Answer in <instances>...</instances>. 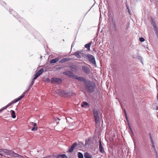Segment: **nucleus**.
Segmentation results:
<instances>
[{
  "mask_svg": "<svg viewBox=\"0 0 158 158\" xmlns=\"http://www.w3.org/2000/svg\"><path fill=\"white\" fill-rule=\"evenodd\" d=\"M113 25H114V29H115V31H117V28H116V25L115 24V23H113Z\"/></svg>",
  "mask_w": 158,
  "mask_h": 158,
  "instance_id": "c85d7f7f",
  "label": "nucleus"
},
{
  "mask_svg": "<svg viewBox=\"0 0 158 158\" xmlns=\"http://www.w3.org/2000/svg\"><path fill=\"white\" fill-rule=\"evenodd\" d=\"M33 123H34L33 122H30L29 124L31 125H33Z\"/></svg>",
  "mask_w": 158,
  "mask_h": 158,
  "instance_id": "72a5a7b5",
  "label": "nucleus"
},
{
  "mask_svg": "<svg viewBox=\"0 0 158 158\" xmlns=\"http://www.w3.org/2000/svg\"><path fill=\"white\" fill-rule=\"evenodd\" d=\"M84 157L85 158H92V156L89 153L85 152L84 154Z\"/></svg>",
  "mask_w": 158,
  "mask_h": 158,
  "instance_id": "2eb2a0df",
  "label": "nucleus"
},
{
  "mask_svg": "<svg viewBox=\"0 0 158 158\" xmlns=\"http://www.w3.org/2000/svg\"><path fill=\"white\" fill-rule=\"evenodd\" d=\"M84 87L86 91L89 93H92L95 91L96 85L94 81L88 80L85 83Z\"/></svg>",
  "mask_w": 158,
  "mask_h": 158,
  "instance_id": "f257e3e1",
  "label": "nucleus"
},
{
  "mask_svg": "<svg viewBox=\"0 0 158 158\" xmlns=\"http://www.w3.org/2000/svg\"><path fill=\"white\" fill-rule=\"evenodd\" d=\"M99 151L101 153H103L105 151L104 150L103 148V147L102 146L101 140H99Z\"/></svg>",
  "mask_w": 158,
  "mask_h": 158,
  "instance_id": "4468645a",
  "label": "nucleus"
},
{
  "mask_svg": "<svg viewBox=\"0 0 158 158\" xmlns=\"http://www.w3.org/2000/svg\"><path fill=\"white\" fill-rule=\"evenodd\" d=\"M33 125L35 127H36L37 124L36 123H34L33 124Z\"/></svg>",
  "mask_w": 158,
  "mask_h": 158,
  "instance_id": "2f4dec72",
  "label": "nucleus"
},
{
  "mask_svg": "<svg viewBox=\"0 0 158 158\" xmlns=\"http://www.w3.org/2000/svg\"><path fill=\"white\" fill-rule=\"evenodd\" d=\"M90 46V44H87L85 45V47L86 48L87 50H89Z\"/></svg>",
  "mask_w": 158,
  "mask_h": 158,
  "instance_id": "aec40b11",
  "label": "nucleus"
},
{
  "mask_svg": "<svg viewBox=\"0 0 158 158\" xmlns=\"http://www.w3.org/2000/svg\"><path fill=\"white\" fill-rule=\"evenodd\" d=\"M73 78L79 81H82L84 83V84H85V83L88 81V79H87L84 77H78L76 75H74L73 76Z\"/></svg>",
  "mask_w": 158,
  "mask_h": 158,
  "instance_id": "6e6552de",
  "label": "nucleus"
},
{
  "mask_svg": "<svg viewBox=\"0 0 158 158\" xmlns=\"http://www.w3.org/2000/svg\"><path fill=\"white\" fill-rule=\"evenodd\" d=\"M74 55L77 58L80 59L82 57H85L86 56V55L82 51H78L75 52Z\"/></svg>",
  "mask_w": 158,
  "mask_h": 158,
  "instance_id": "39448f33",
  "label": "nucleus"
},
{
  "mask_svg": "<svg viewBox=\"0 0 158 158\" xmlns=\"http://www.w3.org/2000/svg\"><path fill=\"white\" fill-rule=\"evenodd\" d=\"M51 81L52 82L57 83H60L62 82V80L60 78H53L51 79Z\"/></svg>",
  "mask_w": 158,
  "mask_h": 158,
  "instance_id": "9b49d317",
  "label": "nucleus"
},
{
  "mask_svg": "<svg viewBox=\"0 0 158 158\" xmlns=\"http://www.w3.org/2000/svg\"><path fill=\"white\" fill-rule=\"evenodd\" d=\"M69 59L67 58H64L61 60L60 61V62L62 63L64 62H65L68 61Z\"/></svg>",
  "mask_w": 158,
  "mask_h": 158,
  "instance_id": "6ab92c4d",
  "label": "nucleus"
},
{
  "mask_svg": "<svg viewBox=\"0 0 158 158\" xmlns=\"http://www.w3.org/2000/svg\"><path fill=\"white\" fill-rule=\"evenodd\" d=\"M126 5L127 8V12H128V13H129V14L131 15V12H130V9L129 8V6H128V5H127V4H126Z\"/></svg>",
  "mask_w": 158,
  "mask_h": 158,
  "instance_id": "b1692460",
  "label": "nucleus"
},
{
  "mask_svg": "<svg viewBox=\"0 0 158 158\" xmlns=\"http://www.w3.org/2000/svg\"><path fill=\"white\" fill-rule=\"evenodd\" d=\"M93 112L95 123L98 125L99 124L100 117L102 115V113L99 110L95 108L93 110Z\"/></svg>",
  "mask_w": 158,
  "mask_h": 158,
  "instance_id": "f03ea898",
  "label": "nucleus"
},
{
  "mask_svg": "<svg viewBox=\"0 0 158 158\" xmlns=\"http://www.w3.org/2000/svg\"><path fill=\"white\" fill-rule=\"evenodd\" d=\"M92 43H93L92 41H91L90 42H89L88 44H90V45L91 46V45L92 44Z\"/></svg>",
  "mask_w": 158,
  "mask_h": 158,
  "instance_id": "f704fd0d",
  "label": "nucleus"
},
{
  "mask_svg": "<svg viewBox=\"0 0 158 158\" xmlns=\"http://www.w3.org/2000/svg\"><path fill=\"white\" fill-rule=\"evenodd\" d=\"M87 57L89 61L93 64L96 67V64L94 57L92 55L89 54H87Z\"/></svg>",
  "mask_w": 158,
  "mask_h": 158,
  "instance_id": "0eeeda50",
  "label": "nucleus"
},
{
  "mask_svg": "<svg viewBox=\"0 0 158 158\" xmlns=\"http://www.w3.org/2000/svg\"><path fill=\"white\" fill-rule=\"evenodd\" d=\"M78 158H84L83 154L81 152H78Z\"/></svg>",
  "mask_w": 158,
  "mask_h": 158,
  "instance_id": "412c9836",
  "label": "nucleus"
},
{
  "mask_svg": "<svg viewBox=\"0 0 158 158\" xmlns=\"http://www.w3.org/2000/svg\"><path fill=\"white\" fill-rule=\"evenodd\" d=\"M69 74H70V77L72 76V75L73 74V73H72V72H70Z\"/></svg>",
  "mask_w": 158,
  "mask_h": 158,
  "instance_id": "473e14b6",
  "label": "nucleus"
},
{
  "mask_svg": "<svg viewBox=\"0 0 158 158\" xmlns=\"http://www.w3.org/2000/svg\"><path fill=\"white\" fill-rule=\"evenodd\" d=\"M139 39V40L141 42H143L145 40L144 39L143 37H140Z\"/></svg>",
  "mask_w": 158,
  "mask_h": 158,
  "instance_id": "bb28decb",
  "label": "nucleus"
},
{
  "mask_svg": "<svg viewBox=\"0 0 158 158\" xmlns=\"http://www.w3.org/2000/svg\"><path fill=\"white\" fill-rule=\"evenodd\" d=\"M10 112L11 114L12 117L14 118H16V115L15 111L11 110L10 111Z\"/></svg>",
  "mask_w": 158,
  "mask_h": 158,
  "instance_id": "f3484780",
  "label": "nucleus"
},
{
  "mask_svg": "<svg viewBox=\"0 0 158 158\" xmlns=\"http://www.w3.org/2000/svg\"><path fill=\"white\" fill-rule=\"evenodd\" d=\"M1 150H2L0 149V152H1ZM0 156H3L2 155V154H1V153H0Z\"/></svg>",
  "mask_w": 158,
  "mask_h": 158,
  "instance_id": "c9c22d12",
  "label": "nucleus"
},
{
  "mask_svg": "<svg viewBox=\"0 0 158 158\" xmlns=\"http://www.w3.org/2000/svg\"><path fill=\"white\" fill-rule=\"evenodd\" d=\"M148 135L151 141V143L152 144V147L155 150V152L156 153V157L157 158H158V154H157V152L155 148V143L153 141V138L152 136L151 135V133H149L148 134Z\"/></svg>",
  "mask_w": 158,
  "mask_h": 158,
  "instance_id": "1a4fd4ad",
  "label": "nucleus"
},
{
  "mask_svg": "<svg viewBox=\"0 0 158 158\" xmlns=\"http://www.w3.org/2000/svg\"><path fill=\"white\" fill-rule=\"evenodd\" d=\"M114 31H115V29H114Z\"/></svg>",
  "mask_w": 158,
  "mask_h": 158,
  "instance_id": "58836bf2",
  "label": "nucleus"
},
{
  "mask_svg": "<svg viewBox=\"0 0 158 158\" xmlns=\"http://www.w3.org/2000/svg\"><path fill=\"white\" fill-rule=\"evenodd\" d=\"M24 96V94L23 95H21L19 97L17 98H16V99L10 102L7 105L5 106L4 107H3L0 110V112L6 109L7 107H8L9 106H11L12 104L18 102L19 100H21Z\"/></svg>",
  "mask_w": 158,
  "mask_h": 158,
  "instance_id": "7ed1b4c3",
  "label": "nucleus"
},
{
  "mask_svg": "<svg viewBox=\"0 0 158 158\" xmlns=\"http://www.w3.org/2000/svg\"><path fill=\"white\" fill-rule=\"evenodd\" d=\"M57 158H67V156L64 154L58 155Z\"/></svg>",
  "mask_w": 158,
  "mask_h": 158,
  "instance_id": "a211bd4d",
  "label": "nucleus"
},
{
  "mask_svg": "<svg viewBox=\"0 0 158 158\" xmlns=\"http://www.w3.org/2000/svg\"><path fill=\"white\" fill-rule=\"evenodd\" d=\"M3 152L7 155L13 156L15 157L18 158H22V156L19 155V154L15 153L14 152L10 151L9 150L4 149L2 150Z\"/></svg>",
  "mask_w": 158,
  "mask_h": 158,
  "instance_id": "20e7f679",
  "label": "nucleus"
},
{
  "mask_svg": "<svg viewBox=\"0 0 158 158\" xmlns=\"http://www.w3.org/2000/svg\"><path fill=\"white\" fill-rule=\"evenodd\" d=\"M89 143V140H86L85 141V144L84 146H85L86 145L88 144Z\"/></svg>",
  "mask_w": 158,
  "mask_h": 158,
  "instance_id": "cd10ccee",
  "label": "nucleus"
},
{
  "mask_svg": "<svg viewBox=\"0 0 158 158\" xmlns=\"http://www.w3.org/2000/svg\"><path fill=\"white\" fill-rule=\"evenodd\" d=\"M151 24L153 27V29L155 31L156 35L158 39V28L156 25V23L153 19L151 18Z\"/></svg>",
  "mask_w": 158,
  "mask_h": 158,
  "instance_id": "423d86ee",
  "label": "nucleus"
},
{
  "mask_svg": "<svg viewBox=\"0 0 158 158\" xmlns=\"http://www.w3.org/2000/svg\"><path fill=\"white\" fill-rule=\"evenodd\" d=\"M59 58L58 57L55 58L54 59H52L50 61V63H55L58 61L59 60Z\"/></svg>",
  "mask_w": 158,
  "mask_h": 158,
  "instance_id": "dca6fc26",
  "label": "nucleus"
},
{
  "mask_svg": "<svg viewBox=\"0 0 158 158\" xmlns=\"http://www.w3.org/2000/svg\"><path fill=\"white\" fill-rule=\"evenodd\" d=\"M37 129H38V127H33L31 129V131H36L37 130Z\"/></svg>",
  "mask_w": 158,
  "mask_h": 158,
  "instance_id": "393cba45",
  "label": "nucleus"
},
{
  "mask_svg": "<svg viewBox=\"0 0 158 158\" xmlns=\"http://www.w3.org/2000/svg\"><path fill=\"white\" fill-rule=\"evenodd\" d=\"M123 110H124V114H125V118H126V119L127 120H128V118H127V114L126 111V110H125V109H123Z\"/></svg>",
  "mask_w": 158,
  "mask_h": 158,
  "instance_id": "5701e85b",
  "label": "nucleus"
},
{
  "mask_svg": "<svg viewBox=\"0 0 158 158\" xmlns=\"http://www.w3.org/2000/svg\"><path fill=\"white\" fill-rule=\"evenodd\" d=\"M29 89H28L27 90V91H26L25 92H24L21 95H23L24 94V95H25V94H26V93L29 91Z\"/></svg>",
  "mask_w": 158,
  "mask_h": 158,
  "instance_id": "c756f323",
  "label": "nucleus"
},
{
  "mask_svg": "<svg viewBox=\"0 0 158 158\" xmlns=\"http://www.w3.org/2000/svg\"><path fill=\"white\" fill-rule=\"evenodd\" d=\"M74 43H73L72 44V45H71V50L72 49V48H73V47L74 46Z\"/></svg>",
  "mask_w": 158,
  "mask_h": 158,
  "instance_id": "7c9ffc66",
  "label": "nucleus"
},
{
  "mask_svg": "<svg viewBox=\"0 0 158 158\" xmlns=\"http://www.w3.org/2000/svg\"><path fill=\"white\" fill-rule=\"evenodd\" d=\"M88 103L86 102H83V104L81 105V106L82 107H84L85 106H88Z\"/></svg>",
  "mask_w": 158,
  "mask_h": 158,
  "instance_id": "4be33fe9",
  "label": "nucleus"
},
{
  "mask_svg": "<svg viewBox=\"0 0 158 158\" xmlns=\"http://www.w3.org/2000/svg\"><path fill=\"white\" fill-rule=\"evenodd\" d=\"M157 109H158V108H157Z\"/></svg>",
  "mask_w": 158,
  "mask_h": 158,
  "instance_id": "a19ab883",
  "label": "nucleus"
},
{
  "mask_svg": "<svg viewBox=\"0 0 158 158\" xmlns=\"http://www.w3.org/2000/svg\"><path fill=\"white\" fill-rule=\"evenodd\" d=\"M157 109H158V108H157Z\"/></svg>",
  "mask_w": 158,
  "mask_h": 158,
  "instance_id": "ea45409f",
  "label": "nucleus"
},
{
  "mask_svg": "<svg viewBox=\"0 0 158 158\" xmlns=\"http://www.w3.org/2000/svg\"><path fill=\"white\" fill-rule=\"evenodd\" d=\"M82 70L87 75L90 74L91 72L90 68L88 67L85 65H83L82 66Z\"/></svg>",
  "mask_w": 158,
  "mask_h": 158,
  "instance_id": "9d476101",
  "label": "nucleus"
},
{
  "mask_svg": "<svg viewBox=\"0 0 158 158\" xmlns=\"http://www.w3.org/2000/svg\"><path fill=\"white\" fill-rule=\"evenodd\" d=\"M131 132L132 133V134L133 135L134 133H133V132L132 130V129H131Z\"/></svg>",
  "mask_w": 158,
  "mask_h": 158,
  "instance_id": "e433bc0d",
  "label": "nucleus"
},
{
  "mask_svg": "<svg viewBox=\"0 0 158 158\" xmlns=\"http://www.w3.org/2000/svg\"><path fill=\"white\" fill-rule=\"evenodd\" d=\"M77 145V142L74 143L70 148V152H72Z\"/></svg>",
  "mask_w": 158,
  "mask_h": 158,
  "instance_id": "ddd939ff",
  "label": "nucleus"
},
{
  "mask_svg": "<svg viewBox=\"0 0 158 158\" xmlns=\"http://www.w3.org/2000/svg\"><path fill=\"white\" fill-rule=\"evenodd\" d=\"M81 143L83 145L84 147L85 146H84L85 145L84 144V143Z\"/></svg>",
  "mask_w": 158,
  "mask_h": 158,
  "instance_id": "4c0bfd02",
  "label": "nucleus"
},
{
  "mask_svg": "<svg viewBox=\"0 0 158 158\" xmlns=\"http://www.w3.org/2000/svg\"><path fill=\"white\" fill-rule=\"evenodd\" d=\"M44 71L43 69H41L39 70L35 74V79H37V78Z\"/></svg>",
  "mask_w": 158,
  "mask_h": 158,
  "instance_id": "f8f14e48",
  "label": "nucleus"
},
{
  "mask_svg": "<svg viewBox=\"0 0 158 158\" xmlns=\"http://www.w3.org/2000/svg\"><path fill=\"white\" fill-rule=\"evenodd\" d=\"M36 79H35V77H34V78L32 80V81L31 82V86H32V85L33 84H34V81H35V80Z\"/></svg>",
  "mask_w": 158,
  "mask_h": 158,
  "instance_id": "a878e982",
  "label": "nucleus"
}]
</instances>
